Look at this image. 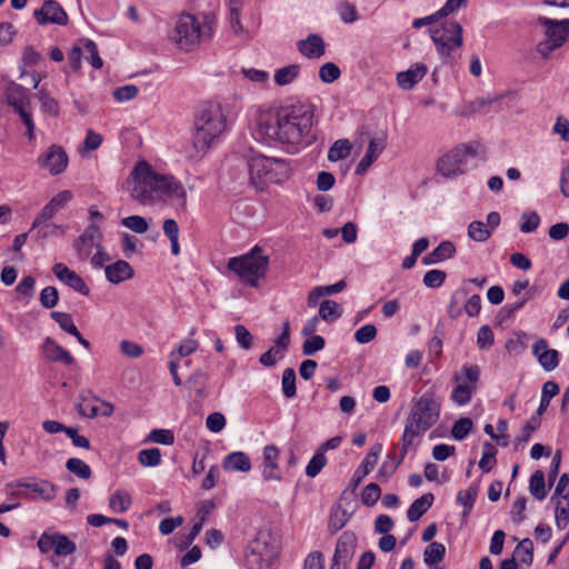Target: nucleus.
Listing matches in <instances>:
<instances>
[{
    "label": "nucleus",
    "instance_id": "f257e3e1",
    "mask_svg": "<svg viewBox=\"0 0 569 569\" xmlns=\"http://www.w3.org/2000/svg\"><path fill=\"white\" fill-rule=\"evenodd\" d=\"M311 104L292 101L258 118V132L269 142L282 146L295 153L316 140Z\"/></svg>",
    "mask_w": 569,
    "mask_h": 569
},
{
    "label": "nucleus",
    "instance_id": "f03ea898",
    "mask_svg": "<svg viewBox=\"0 0 569 569\" xmlns=\"http://www.w3.org/2000/svg\"><path fill=\"white\" fill-rule=\"evenodd\" d=\"M226 127L222 108L216 102H204L200 106L193 132V147L199 153H204L211 142L219 137Z\"/></svg>",
    "mask_w": 569,
    "mask_h": 569
},
{
    "label": "nucleus",
    "instance_id": "7ed1b4c3",
    "mask_svg": "<svg viewBox=\"0 0 569 569\" xmlns=\"http://www.w3.org/2000/svg\"><path fill=\"white\" fill-rule=\"evenodd\" d=\"M268 267L269 256L263 254V249L258 244L248 253L228 260V269L234 272L243 283L253 288L258 287L260 279L266 277Z\"/></svg>",
    "mask_w": 569,
    "mask_h": 569
},
{
    "label": "nucleus",
    "instance_id": "20e7f679",
    "mask_svg": "<svg viewBox=\"0 0 569 569\" xmlns=\"http://www.w3.org/2000/svg\"><path fill=\"white\" fill-rule=\"evenodd\" d=\"M429 33L443 63L455 64L460 58L458 50L463 44L462 26L455 20H446L438 27H431Z\"/></svg>",
    "mask_w": 569,
    "mask_h": 569
},
{
    "label": "nucleus",
    "instance_id": "39448f33",
    "mask_svg": "<svg viewBox=\"0 0 569 569\" xmlns=\"http://www.w3.org/2000/svg\"><path fill=\"white\" fill-rule=\"evenodd\" d=\"M440 403L430 393L412 400L405 428L421 437L439 419Z\"/></svg>",
    "mask_w": 569,
    "mask_h": 569
},
{
    "label": "nucleus",
    "instance_id": "423d86ee",
    "mask_svg": "<svg viewBox=\"0 0 569 569\" xmlns=\"http://www.w3.org/2000/svg\"><path fill=\"white\" fill-rule=\"evenodd\" d=\"M211 32L209 22L201 24L193 14L184 13L177 20L171 39L181 50L190 51L201 39L210 38Z\"/></svg>",
    "mask_w": 569,
    "mask_h": 569
},
{
    "label": "nucleus",
    "instance_id": "0eeeda50",
    "mask_svg": "<svg viewBox=\"0 0 569 569\" xmlns=\"http://www.w3.org/2000/svg\"><path fill=\"white\" fill-rule=\"evenodd\" d=\"M538 23L546 28V39L537 44V52L547 59L552 51L560 48L569 40V19L555 20L539 17Z\"/></svg>",
    "mask_w": 569,
    "mask_h": 569
},
{
    "label": "nucleus",
    "instance_id": "6e6552de",
    "mask_svg": "<svg viewBox=\"0 0 569 569\" xmlns=\"http://www.w3.org/2000/svg\"><path fill=\"white\" fill-rule=\"evenodd\" d=\"M477 143H462L443 154L437 162V170L443 177L465 173L468 158L478 156Z\"/></svg>",
    "mask_w": 569,
    "mask_h": 569
},
{
    "label": "nucleus",
    "instance_id": "1a4fd4ad",
    "mask_svg": "<svg viewBox=\"0 0 569 569\" xmlns=\"http://www.w3.org/2000/svg\"><path fill=\"white\" fill-rule=\"evenodd\" d=\"M132 181H128L130 186L131 197L141 202H151L154 199V171L151 166L146 161H140L136 164L131 172Z\"/></svg>",
    "mask_w": 569,
    "mask_h": 569
},
{
    "label": "nucleus",
    "instance_id": "9d476101",
    "mask_svg": "<svg viewBox=\"0 0 569 569\" xmlns=\"http://www.w3.org/2000/svg\"><path fill=\"white\" fill-rule=\"evenodd\" d=\"M271 159L263 154H254L247 162L250 183L257 191H262L268 186V171L272 166Z\"/></svg>",
    "mask_w": 569,
    "mask_h": 569
},
{
    "label": "nucleus",
    "instance_id": "9b49d317",
    "mask_svg": "<svg viewBox=\"0 0 569 569\" xmlns=\"http://www.w3.org/2000/svg\"><path fill=\"white\" fill-rule=\"evenodd\" d=\"M68 162V154L59 144L50 146L38 159L39 166L49 170L53 176L62 173L67 169Z\"/></svg>",
    "mask_w": 569,
    "mask_h": 569
},
{
    "label": "nucleus",
    "instance_id": "f8f14e48",
    "mask_svg": "<svg viewBox=\"0 0 569 569\" xmlns=\"http://www.w3.org/2000/svg\"><path fill=\"white\" fill-rule=\"evenodd\" d=\"M33 17L41 26L54 23L66 26L68 23V14L59 2L47 0L40 9L34 10Z\"/></svg>",
    "mask_w": 569,
    "mask_h": 569
},
{
    "label": "nucleus",
    "instance_id": "ddd939ff",
    "mask_svg": "<svg viewBox=\"0 0 569 569\" xmlns=\"http://www.w3.org/2000/svg\"><path fill=\"white\" fill-rule=\"evenodd\" d=\"M71 199L72 193L69 190H63L57 193L34 218L30 231L34 230V228L39 227L41 223L53 219L59 211L66 208Z\"/></svg>",
    "mask_w": 569,
    "mask_h": 569
},
{
    "label": "nucleus",
    "instance_id": "4468645a",
    "mask_svg": "<svg viewBox=\"0 0 569 569\" xmlns=\"http://www.w3.org/2000/svg\"><path fill=\"white\" fill-rule=\"evenodd\" d=\"M101 237L99 227L94 223L89 224L74 241V249L79 259L84 260L89 258L93 248H98V244H101Z\"/></svg>",
    "mask_w": 569,
    "mask_h": 569
},
{
    "label": "nucleus",
    "instance_id": "2eb2a0df",
    "mask_svg": "<svg viewBox=\"0 0 569 569\" xmlns=\"http://www.w3.org/2000/svg\"><path fill=\"white\" fill-rule=\"evenodd\" d=\"M154 189L157 194L181 200L182 203L186 202V189L182 183L172 176L154 172Z\"/></svg>",
    "mask_w": 569,
    "mask_h": 569
},
{
    "label": "nucleus",
    "instance_id": "dca6fc26",
    "mask_svg": "<svg viewBox=\"0 0 569 569\" xmlns=\"http://www.w3.org/2000/svg\"><path fill=\"white\" fill-rule=\"evenodd\" d=\"M280 450L277 446L270 445L263 448L261 475L264 481H282V473L278 465Z\"/></svg>",
    "mask_w": 569,
    "mask_h": 569
},
{
    "label": "nucleus",
    "instance_id": "f3484780",
    "mask_svg": "<svg viewBox=\"0 0 569 569\" xmlns=\"http://www.w3.org/2000/svg\"><path fill=\"white\" fill-rule=\"evenodd\" d=\"M53 274L58 278L59 281L70 287L74 291L89 296L90 289L87 286L86 281L79 276L76 271L68 268L62 262H57L52 267Z\"/></svg>",
    "mask_w": 569,
    "mask_h": 569
},
{
    "label": "nucleus",
    "instance_id": "a211bd4d",
    "mask_svg": "<svg viewBox=\"0 0 569 569\" xmlns=\"http://www.w3.org/2000/svg\"><path fill=\"white\" fill-rule=\"evenodd\" d=\"M547 339L540 338L532 346V355L545 371H552L559 366V351L549 349Z\"/></svg>",
    "mask_w": 569,
    "mask_h": 569
},
{
    "label": "nucleus",
    "instance_id": "6ab92c4d",
    "mask_svg": "<svg viewBox=\"0 0 569 569\" xmlns=\"http://www.w3.org/2000/svg\"><path fill=\"white\" fill-rule=\"evenodd\" d=\"M16 488L26 489L24 495L30 498H41L46 501H51L57 496V487L48 481L41 480L39 482L17 481Z\"/></svg>",
    "mask_w": 569,
    "mask_h": 569
},
{
    "label": "nucleus",
    "instance_id": "aec40b11",
    "mask_svg": "<svg viewBox=\"0 0 569 569\" xmlns=\"http://www.w3.org/2000/svg\"><path fill=\"white\" fill-rule=\"evenodd\" d=\"M357 546V537L352 531H345L338 538L332 559L349 566Z\"/></svg>",
    "mask_w": 569,
    "mask_h": 569
},
{
    "label": "nucleus",
    "instance_id": "412c9836",
    "mask_svg": "<svg viewBox=\"0 0 569 569\" xmlns=\"http://www.w3.org/2000/svg\"><path fill=\"white\" fill-rule=\"evenodd\" d=\"M382 451V445L381 443H375L366 457L363 458L360 466L356 469V471L352 475L351 478V487L356 489L362 481V479L369 475V472L372 470L375 465L377 463V460L379 458V455Z\"/></svg>",
    "mask_w": 569,
    "mask_h": 569
},
{
    "label": "nucleus",
    "instance_id": "4be33fe9",
    "mask_svg": "<svg viewBox=\"0 0 569 569\" xmlns=\"http://www.w3.org/2000/svg\"><path fill=\"white\" fill-rule=\"evenodd\" d=\"M503 94H495L492 97L483 98L479 97L472 101H467L462 104L461 110L458 112L460 117L468 118L476 113H488L490 107L500 101Z\"/></svg>",
    "mask_w": 569,
    "mask_h": 569
},
{
    "label": "nucleus",
    "instance_id": "5701e85b",
    "mask_svg": "<svg viewBox=\"0 0 569 569\" xmlns=\"http://www.w3.org/2000/svg\"><path fill=\"white\" fill-rule=\"evenodd\" d=\"M297 49L308 59H318L325 54L326 44L319 34L311 33L306 39L297 42Z\"/></svg>",
    "mask_w": 569,
    "mask_h": 569
},
{
    "label": "nucleus",
    "instance_id": "b1692460",
    "mask_svg": "<svg viewBox=\"0 0 569 569\" xmlns=\"http://www.w3.org/2000/svg\"><path fill=\"white\" fill-rule=\"evenodd\" d=\"M428 68L423 63H415L408 70L397 73V83L402 90H411L427 74Z\"/></svg>",
    "mask_w": 569,
    "mask_h": 569
},
{
    "label": "nucleus",
    "instance_id": "393cba45",
    "mask_svg": "<svg viewBox=\"0 0 569 569\" xmlns=\"http://www.w3.org/2000/svg\"><path fill=\"white\" fill-rule=\"evenodd\" d=\"M44 357L52 362H60L70 366L74 362V358L71 353L62 348L56 340L47 337L42 345Z\"/></svg>",
    "mask_w": 569,
    "mask_h": 569
},
{
    "label": "nucleus",
    "instance_id": "a878e982",
    "mask_svg": "<svg viewBox=\"0 0 569 569\" xmlns=\"http://www.w3.org/2000/svg\"><path fill=\"white\" fill-rule=\"evenodd\" d=\"M386 143L383 139L371 138L368 149L361 160L356 167V174H363L368 168L376 161V159L385 150Z\"/></svg>",
    "mask_w": 569,
    "mask_h": 569
},
{
    "label": "nucleus",
    "instance_id": "bb28decb",
    "mask_svg": "<svg viewBox=\"0 0 569 569\" xmlns=\"http://www.w3.org/2000/svg\"><path fill=\"white\" fill-rule=\"evenodd\" d=\"M551 502L555 503V520L558 529H565L569 523V489L562 491L560 496H551Z\"/></svg>",
    "mask_w": 569,
    "mask_h": 569
},
{
    "label": "nucleus",
    "instance_id": "cd10ccee",
    "mask_svg": "<svg viewBox=\"0 0 569 569\" xmlns=\"http://www.w3.org/2000/svg\"><path fill=\"white\" fill-rule=\"evenodd\" d=\"M4 97L9 106L16 111L29 106L27 90L19 83L10 82L4 91Z\"/></svg>",
    "mask_w": 569,
    "mask_h": 569
},
{
    "label": "nucleus",
    "instance_id": "c85d7f7f",
    "mask_svg": "<svg viewBox=\"0 0 569 569\" xmlns=\"http://www.w3.org/2000/svg\"><path fill=\"white\" fill-rule=\"evenodd\" d=\"M106 278L111 283H120L134 274L132 267L124 260H118L104 268Z\"/></svg>",
    "mask_w": 569,
    "mask_h": 569
},
{
    "label": "nucleus",
    "instance_id": "c756f323",
    "mask_svg": "<svg viewBox=\"0 0 569 569\" xmlns=\"http://www.w3.org/2000/svg\"><path fill=\"white\" fill-rule=\"evenodd\" d=\"M480 379V369L478 366H463L461 368V375H456L453 377V380L457 382L458 386H462L465 389L470 390V395H472L477 386L479 383Z\"/></svg>",
    "mask_w": 569,
    "mask_h": 569
},
{
    "label": "nucleus",
    "instance_id": "7c9ffc66",
    "mask_svg": "<svg viewBox=\"0 0 569 569\" xmlns=\"http://www.w3.org/2000/svg\"><path fill=\"white\" fill-rule=\"evenodd\" d=\"M251 467L249 456L242 451L231 452L222 460V468L227 471L248 472L251 470Z\"/></svg>",
    "mask_w": 569,
    "mask_h": 569
},
{
    "label": "nucleus",
    "instance_id": "2f4dec72",
    "mask_svg": "<svg viewBox=\"0 0 569 569\" xmlns=\"http://www.w3.org/2000/svg\"><path fill=\"white\" fill-rule=\"evenodd\" d=\"M435 496L431 492L423 493L416 499L407 510V518L413 522L420 519L432 506Z\"/></svg>",
    "mask_w": 569,
    "mask_h": 569
},
{
    "label": "nucleus",
    "instance_id": "473e14b6",
    "mask_svg": "<svg viewBox=\"0 0 569 569\" xmlns=\"http://www.w3.org/2000/svg\"><path fill=\"white\" fill-rule=\"evenodd\" d=\"M272 166L268 171V183H282L290 177V164L281 158H272Z\"/></svg>",
    "mask_w": 569,
    "mask_h": 569
},
{
    "label": "nucleus",
    "instance_id": "72a5a7b5",
    "mask_svg": "<svg viewBox=\"0 0 569 569\" xmlns=\"http://www.w3.org/2000/svg\"><path fill=\"white\" fill-rule=\"evenodd\" d=\"M98 398L91 391L84 390L79 395L78 412L86 418H94L98 416Z\"/></svg>",
    "mask_w": 569,
    "mask_h": 569
},
{
    "label": "nucleus",
    "instance_id": "f704fd0d",
    "mask_svg": "<svg viewBox=\"0 0 569 569\" xmlns=\"http://www.w3.org/2000/svg\"><path fill=\"white\" fill-rule=\"evenodd\" d=\"M468 295L469 290L465 284L452 292L447 310L449 318L457 319L461 316L463 307L460 306V302L465 300Z\"/></svg>",
    "mask_w": 569,
    "mask_h": 569
},
{
    "label": "nucleus",
    "instance_id": "c9c22d12",
    "mask_svg": "<svg viewBox=\"0 0 569 569\" xmlns=\"http://www.w3.org/2000/svg\"><path fill=\"white\" fill-rule=\"evenodd\" d=\"M446 556V547L441 542L433 541L423 551V561L427 566L433 567L441 562Z\"/></svg>",
    "mask_w": 569,
    "mask_h": 569
},
{
    "label": "nucleus",
    "instance_id": "e433bc0d",
    "mask_svg": "<svg viewBox=\"0 0 569 569\" xmlns=\"http://www.w3.org/2000/svg\"><path fill=\"white\" fill-rule=\"evenodd\" d=\"M560 391L558 383L549 380L543 383L541 391L540 405L537 409V416H541L550 405L551 399Z\"/></svg>",
    "mask_w": 569,
    "mask_h": 569
},
{
    "label": "nucleus",
    "instance_id": "4c0bfd02",
    "mask_svg": "<svg viewBox=\"0 0 569 569\" xmlns=\"http://www.w3.org/2000/svg\"><path fill=\"white\" fill-rule=\"evenodd\" d=\"M131 503V496L123 490H117L109 498V507L117 513L126 512L130 508Z\"/></svg>",
    "mask_w": 569,
    "mask_h": 569
},
{
    "label": "nucleus",
    "instance_id": "58836bf2",
    "mask_svg": "<svg viewBox=\"0 0 569 569\" xmlns=\"http://www.w3.org/2000/svg\"><path fill=\"white\" fill-rule=\"evenodd\" d=\"M529 491L537 500H543L547 496L545 473L542 470H536L529 481Z\"/></svg>",
    "mask_w": 569,
    "mask_h": 569
},
{
    "label": "nucleus",
    "instance_id": "ea45409f",
    "mask_svg": "<svg viewBox=\"0 0 569 569\" xmlns=\"http://www.w3.org/2000/svg\"><path fill=\"white\" fill-rule=\"evenodd\" d=\"M342 316V308L336 301L323 300L319 307V318L331 322L339 319Z\"/></svg>",
    "mask_w": 569,
    "mask_h": 569
},
{
    "label": "nucleus",
    "instance_id": "a19ab883",
    "mask_svg": "<svg viewBox=\"0 0 569 569\" xmlns=\"http://www.w3.org/2000/svg\"><path fill=\"white\" fill-rule=\"evenodd\" d=\"M300 71V67L298 64H289L283 68H280L274 73V82L278 86H287L292 83Z\"/></svg>",
    "mask_w": 569,
    "mask_h": 569
},
{
    "label": "nucleus",
    "instance_id": "79ce46f5",
    "mask_svg": "<svg viewBox=\"0 0 569 569\" xmlns=\"http://www.w3.org/2000/svg\"><path fill=\"white\" fill-rule=\"evenodd\" d=\"M351 144L347 139L337 140L328 151L329 161H338L349 157L351 152Z\"/></svg>",
    "mask_w": 569,
    "mask_h": 569
},
{
    "label": "nucleus",
    "instance_id": "37998d69",
    "mask_svg": "<svg viewBox=\"0 0 569 569\" xmlns=\"http://www.w3.org/2000/svg\"><path fill=\"white\" fill-rule=\"evenodd\" d=\"M348 520L349 516L347 511L342 509L340 506H338L337 508L331 510L328 522V530L331 533H336L345 527Z\"/></svg>",
    "mask_w": 569,
    "mask_h": 569
},
{
    "label": "nucleus",
    "instance_id": "c03bdc74",
    "mask_svg": "<svg viewBox=\"0 0 569 569\" xmlns=\"http://www.w3.org/2000/svg\"><path fill=\"white\" fill-rule=\"evenodd\" d=\"M515 556L527 566L533 561V543L529 538L522 539L513 551Z\"/></svg>",
    "mask_w": 569,
    "mask_h": 569
},
{
    "label": "nucleus",
    "instance_id": "a18cd8bd",
    "mask_svg": "<svg viewBox=\"0 0 569 569\" xmlns=\"http://www.w3.org/2000/svg\"><path fill=\"white\" fill-rule=\"evenodd\" d=\"M161 451L158 448L142 449L138 452V461L143 467H156L161 462Z\"/></svg>",
    "mask_w": 569,
    "mask_h": 569
},
{
    "label": "nucleus",
    "instance_id": "49530a36",
    "mask_svg": "<svg viewBox=\"0 0 569 569\" xmlns=\"http://www.w3.org/2000/svg\"><path fill=\"white\" fill-rule=\"evenodd\" d=\"M496 447L491 442L486 441L483 443L482 457L479 461V468L483 472H489L493 468V466L496 465Z\"/></svg>",
    "mask_w": 569,
    "mask_h": 569
},
{
    "label": "nucleus",
    "instance_id": "de8ad7c7",
    "mask_svg": "<svg viewBox=\"0 0 569 569\" xmlns=\"http://www.w3.org/2000/svg\"><path fill=\"white\" fill-rule=\"evenodd\" d=\"M68 471L78 476L81 479H89L92 475L90 467L79 458H70L66 462Z\"/></svg>",
    "mask_w": 569,
    "mask_h": 569
},
{
    "label": "nucleus",
    "instance_id": "09e8293b",
    "mask_svg": "<svg viewBox=\"0 0 569 569\" xmlns=\"http://www.w3.org/2000/svg\"><path fill=\"white\" fill-rule=\"evenodd\" d=\"M76 549V543L71 541L66 535L56 533L54 553L57 556H69L73 553Z\"/></svg>",
    "mask_w": 569,
    "mask_h": 569
},
{
    "label": "nucleus",
    "instance_id": "8fccbe9b",
    "mask_svg": "<svg viewBox=\"0 0 569 569\" xmlns=\"http://www.w3.org/2000/svg\"><path fill=\"white\" fill-rule=\"evenodd\" d=\"M144 442H156L159 445L171 446L174 442V435L169 429H153Z\"/></svg>",
    "mask_w": 569,
    "mask_h": 569
},
{
    "label": "nucleus",
    "instance_id": "3c124183",
    "mask_svg": "<svg viewBox=\"0 0 569 569\" xmlns=\"http://www.w3.org/2000/svg\"><path fill=\"white\" fill-rule=\"evenodd\" d=\"M468 236L478 242H483L491 236V230L482 221H472L468 227Z\"/></svg>",
    "mask_w": 569,
    "mask_h": 569
},
{
    "label": "nucleus",
    "instance_id": "603ef678",
    "mask_svg": "<svg viewBox=\"0 0 569 569\" xmlns=\"http://www.w3.org/2000/svg\"><path fill=\"white\" fill-rule=\"evenodd\" d=\"M282 392L286 398H293L297 393L296 372L292 368H287L282 373Z\"/></svg>",
    "mask_w": 569,
    "mask_h": 569
},
{
    "label": "nucleus",
    "instance_id": "864d4df0",
    "mask_svg": "<svg viewBox=\"0 0 569 569\" xmlns=\"http://www.w3.org/2000/svg\"><path fill=\"white\" fill-rule=\"evenodd\" d=\"M472 426V420L468 417L458 419L451 428L452 438L456 440H463L471 431Z\"/></svg>",
    "mask_w": 569,
    "mask_h": 569
},
{
    "label": "nucleus",
    "instance_id": "5fc2aeb1",
    "mask_svg": "<svg viewBox=\"0 0 569 569\" xmlns=\"http://www.w3.org/2000/svg\"><path fill=\"white\" fill-rule=\"evenodd\" d=\"M326 463V455L317 450L306 467V475L310 478H315L320 473Z\"/></svg>",
    "mask_w": 569,
    "mask_h": 569
},
{
    "label": "nucleus",
    "instance_id": "6e6d98bb",
    "mask_svg": "<svg viewBox=\"0 0 569 569\" xmlns=\"http://www.w3.org/2000/svg\"><path fill=\"white\" fill-rule=\"evenodd\" d=\"M51 318L59 325V327L68 332L69 335H76L78 328L73 323L72 317L70 313L61 312V311H52Z\"/></svg>",
    "mask_w": 569,
    "mask_h": 569
},
{
    "label": "nucleus",
    "instance_id": "4d7b16f0",
    "mask_svg": "<svg viewBox=\"0 0 569 569\" xmlns=\"http://www.w3.org/2000/svg\"><path fill=\"white\" fill-rule=\"evenodd\" d=\"M381 497L379 485L371 482L367 485L361 492V502L367 507H373Z\"/></svg>",
    "mask_w": 569,
    "mask_h": 569
},
{
    "label": "nucleus",
    "instance_id": "13d9d810",
    "mask_svg": "<svg viewBox=\"0 0 569 569\" xmlns=\"http://www.w3.org/2000/svg\"><path fill=\"white\" fill-rule=\"evenodd\" d=\"M81 44L84 51L89 54L88 60L94 69H100L103 66V61L99 56L98 47L94 41L90 39H82Z\"/></svg>",
    "mask_w": 569,
    "mask_h": 569
},
{
    "label": "nucleus",
    "instance_id": "bf43d9fd",
    "mask_svg": "<svg viewBox=\"0 0 569 569\" xmlns=\"http://www.w3.org/2000/svg\"><path fill=\"white\" fill-rule=\"evenodd\" d=\"M341 74L339 67L333 62H326L319 69V78L325 83H332Z\"/></svg>",
    "mask_w": 569,
    "mask_h": 569
},
{
    "label": "nucleus",
    "instance_id": "052dcab7",
    "mask_svg": "<svg viewBox=\"0 0 569 569\" xmlns=\"http://www.w3.org/2000/svg\"><path fill=\"white\" fill-rule=\"evenodd\" d=\"M447 274L445 271L439 269H432L425 273L422 282L427 288H439L443 284Z\"/></svg>",
    "mask_w": 569,
    "mask_h": 569
},
{
    "label": "nucleus",
    "instance_id": "680f3d73",
    "mask_svg": "<svg viewBox=\"0 0 569 569\" xmlns=\"http://www.w3.org/2000/svg\"><path fill=\"white\" fill-rule=\"evenodd\" d=\"M40 303L46 309H51L57 306L59 301V293L56 287L48 286L43 288L39 297Z\"/></svg>",
    "mask_w": 569,
    "mask_h": 569
},
{
    "label": "nucleus",
    "instance_id": "e2e57ef3",
    "mask_svg": "<svg viewBox=\"0 0 569 569\" xmlns=\"http://www.w3.org/2000/svg\"><path fill=\"white\" fill-rule=\"evenodd\" d=\"M302 343V353L305 356H312L316 352L322 350L326 346V340L321 336H309Z\"/></svg>",
    "mask_w": 569,
    "mask_h": 569
},
{
    "label": "nucleus",
    "instance_id": "0e129e2a",
    "mask_svg": "<svg viewBox=\"0 0 569 569\" xmlns=\"http://www.w3.org/2000/svg\"><path fill=\"white\" fill-rule=\"evenodd\" d=\"M122 226L137 233H144L148 230V222L141 216H129L121 221Z\"/></svg>",
    "mask_w": 569,
    "mask_h": 569
},
{
    "label": "nucleus",
    "instance_id": "69168bd1",
    "mask_svg": "<svg viewBox=\"0 0 569 569\" xmlns=\"http://www.w3.org/2000/svg\"><path fill=\"white\" fill-rule=\"evenodd\" d=\"M38 98L41 102V108L44 112L50 113L54 117L59 114L58 101L54 98H52L46 90L39 91Z\"/></svg>",
    "mask_w": 569,
    "mask_h": 569
},
{
    "label": "nucleus",
    "instance_id": "338daca9",
    "mask_svg": "<svg viewBox=\"0 0 569 569\" xmlns=\"http://www.w3.org/2000/svg\"><path fill=\"white\" fill-rule=\"evenodd\" d=\"M477 493V489L473 487H470L467 490H460L457 493V503L463 506L467 509V512H470L473 508Z\"/></svg>",
    "mask_w": 569,
    "mask_h": 569
},
{
    "label": "nucleus",
    "instance_id": "774afa93",
    "mask_svg": "<svg viewBox=\"0 0 569 569\" xmlns=\"http://www.w3.org/2000/svg\"><path fill=\"white\" fill-rule=\"evenodd\" d=\"M139 93V88L134 84H126L113 91V98L119 102H126L134 99Z\"/></svg>",
    "mask_w": 569,
    "mask_h": 569
}]
</instances>
